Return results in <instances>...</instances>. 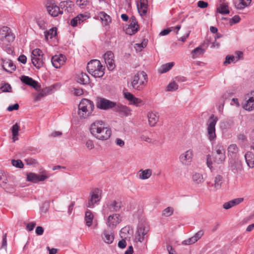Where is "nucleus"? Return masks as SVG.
<instances>
[{
	"label": "nucleus",
	"mask_w": 254,
	"mask_h": 254,
	"mask_svg": "<svg viewBox=\"0 0 254 254\" xmlns=\"http://www.w3.org/2000/svg\"><path fill=\"white\" fill-rule=\"evenodd\" d=\"M116 102L111 101L104 98H98L96 101V107L97 108L107 110L115 108Z\"/></svg>",
	"instance_id": "nucleus-12"
},
{
	"label": "nucleus",
	"mask_w": 254,
	"mask_h": 254,
	"mask_svg": "<svg viewBox=\"0 0 254 254\" xmlns=\"http://www.w3.org/2000/svg\"><path fill=\"white\" fill-rule=\"evenodd\" d=\"M224 1L225 0H220L221 3L219 7L217 8V11L223 14H228L229 13L228 4Z\"/></svg>",
	"instance_id": "nucleus-33"
},
{
	"label": "nucleus",
	"mask_w": 254,
	"mask_h": 254,
	"mask_svg": "<svg viewBox=\"0 0 254 254\" xmlns=\"http://www.w3.org/2000/svg\"><path fill=\"white\" fill-rule=\"evenodd\" d=\"M228 155L232 159L237 157L239 148L236 144H230L227 148Z\"/></svg>",
	"instance_id": "nucleus-29"
},
{
	"label": "nucleus",
	"mask_w": 254,
	"mask_h": 254,
	"mask_svg": "<svg viewBox=\"0 0 254 254\" xmlns=\"http://www.w3.org/2000/svg\"><path fill=\"white\" fill-rule=\"evenodd\" d=\"M192 179L193 181L197 184L202 183L204 181L202 175L198 173H194L192 175Z\"/></svg>",
	"instance_id": "nucleus-42"
},
{
	"label": "nucleus",
	"mask_w": 254,
	"mask_h": 254,
	"mask_svg": "<svg viewBox=\"0 0 254 254\" xmlns=\"http://www.w3.org/2000/svg\"><path fill=\"white\" fill-rule=\"evenodd\" d=\"M130 24L126 29V33L129 35L135 34L138 30L139 26L134 16L130 19Z\"/></svg>",
	"instance_id": "nucleus-20"
},
{
	"label": "nucleus",
	"mask_w": 254,
	"mask_h": 254,
	"mask_svg": "<svg viewBox=\"0 0 254 254\" xmlns=\"http://www.w3.org/2000/svg\"><path fill=\"white\" fill-rule=\"evenodd\" d=\"M57 34V29L56 27H53L50 29L49 31L45 32V37L46 40H48V38L52 39L55 37Z\"/></svg>",
	"instance_id": "nucleus-39"
},
{
	"label": "nucleus",
	"mask_w": 254,
	"mask_h": 254,
	"mask_svg": "<svg viewBox=\"0 0 254 254\" xmlns=\"http://www.w3.org/2000/svg\"><path fill=\"white\" fill-rule=\"evenodd\" d=\"M86 146L89 150L93 149L94 147V144L93 141L90 139L87 140L86 142Z\"/></svg>",
	"instance_id": "nucleus-61"
},
{
	"label": "nucleus",
	"mask_w": 254,
	"mask_h": 254,
	"mask_svg": "<svg viewBox=\"0 0 254 254\" xmlns=\"http://www.w3.org/2000/svg\"><path fill=\"white\" fill-rule=\"evenodd\" d=\"M90 198L88 200L87 206L89 208H93L94 204L100 200L101 197L99 194V190L95 189L92 190L90 193Z\"/></svg>",
	"instance_id": "nucleus-16"
},
{
	"label": "nucleus",
	"mask_w": 254,
	"mask_h": 254,
	"mask_svg": "<svg viewBox=\"0 0 254 254\" xmlns=\"http://www.w3.org/2000/svg\"><path fill=\"white\" fill-rule=\"evenodd\" d=\"M149 226L146 223H139L135 233V241L142 242L147 238Z\"/></svg>",
	"instance_id": "nucleus-8"
},
{
	"label": "nucleus",
	"mask_w": 254,
	"mask_h": 254,
	"mask_svg": "<svg viewBox=\"0 0 254 254\" xmlns=\"http://www.w3.org/2000/svg\"><path fill=\"white\" fill-rule=\"evenodd\" d=\"M246 162L248 166L251 168L254 167V155L251 152H247L245 155Z\"/></svg>",
	"instance_id": "nucleus-35"
},
{
	"label": "nucleus",
	"mask_w": 254,
	"mask_h": 254,
	"mask_svg": "<svg viewBox=\"0 0 254 254\" xmlns=\"http://www.w3.org/2000/svg\"><path fill=\"white\" fill-rule=\"evenodd\" d=\"M147 42H142L141 43H137L134 45V48L137 51H141L142 49L146 46Z\"/></svg>",
	"instance_id": "nucleus-52"
},
{
	"label": "nucleus",
	"mask_w": 254,
	"mask_h": 254,
	"mask_svg": "<svg viewBox=\"0 0 254 254\" xmlns=\"http://www.w3.org/2000/svg\"><path fill=\"white\" fill-rule=\"evenodd\" d=\"M218 121V118L212 115L208 121L207 131V136L210 141L215 139L216 135L215 133V125Z\"/></svg>",
	"instance_id": "nucleus-10"
},
{
	"label": "nucleus",
	"mask_w": 254,
	"mask_h": 254,
	"mask_svg": "<svg viewBox=\"0 0 254 254\" xmlns=\"http://www.w3.org/2000/svg\"><path fill=\"white\" fill-rule=\"evenodd\" d=\"M178 88V84L175 82H172L167 86V90L169 91H175Z\"/></svg>",
	"instance_id": "nucleus-51"
},
{
	"label": "nucleus",
	"mask_w": 254,
	"mask_h": 254,
	"mask_svg": "<svg viewBox=\"0 0 254 254\" xmlns=\"http://www.w3.org/2000/svg\"><path fill=\"white\" fill-rule=\"evenodd\" d=\"M18 60L21 63L25 64L27 62V58L25 55H21L18 57Z\"/></svg>",
	"instance_id": "nucleus-64"
},
{
	"label": "nucleus",
	"mask_w": 254,
	"mask_h": 254,
	"mask_svg": "<svg viewBox=\"0 0 254 254\" xmlns=\"http://www.w3.org/2000/svg\"><path fill=\"white\" fill-rule=\"evenodd\" d=\"M90 131L93 136L102 140L108 139L112 134L111 129L105 127L104 122L101 120L92 123L90 125Z\"/></svg>",
	"instance_id": "nucleus-1"
},
{
	"label": "nucleus",
	"mask_w": 254,
	"mask_h": 254,
	"mask_svg": "<svg viewBox=\"0 0 254 254\" xmlns=\"http://www.w3.org/2000/svg\"><path fill=\"white\" fill-rule=\"evenodd\" d=\"M78 115L81 119L90 116L94 109L93 102L87 99H82L78 105Z\"/></svg>",
	"instance_id": "nucleus-2"
},
{
	"label": "nucleus",
	"mask_w": 254,
	"mask_h": 254,
	"mask_svg": "<svg viewBox=\"0 0 254 254\" xmlns=\"http://www.w3.org/2000/svg\"><path fill=\"white\" fill-rule=\"evenodd\" d=\"M243 198H238L234 199L228 202L224 203L223 204V208L225 209H229L232 207L240 203L241 202L243 201Z\"/></svg>",
	"instance_id": "nucleus-32"
},
{
	"label": "nucleus",
	"mask_w": 254,
	"mask_h": 254,
	"mask_svg": "<svg viewBox=\"0 0 254 254\" xmlns=\"http://www.w3.org/2000/svg\"><path fill=\"white\" fill-rule=\"evenodd\" d=\"M223 182V177L221 175H217L214 180V184H212V191H215L221 189Z\"/></svg>",
	"instance_id": "nucleus-26"
},
{
	"label": "nucleus",
	"mask_w": 254,
	"mask_h": 254,
	"mask_svg": "<svg viewBox=\"0 0 254 254\" xmlns=\"http://www.w3.org/2000/svg\"><path fill=\"white\" fill-rule=\"evenodd\" d=\"M99 16L104 25H108L111 23L112 18L111 16L104 11H100L99 13Z\"/></svg>",
	"instance_id": "nucleus-30"
},
{
	"label": "nucleus",
	"mask_w": 254,
	"mask_h": 254,
	"mask_svg": "<svg viewBox=\"0 0 254 254\" xmlns=\"http://www.w3.org/2000/svg\"><path fill=\"white\" fill-rule=\"evenodd\" d=\"M147 82V75L144 71H138L132 77V87L140 91L143 89Z\"/></svg>",
	"instance_id": "nucleus-4"
},
{
	"label": "nucleus",
	"mask_w": 254,
	"mask_h": 254,
	"mask_svg": "<svg viewBox=\"0 0 254 254\" xmlns=\"http://www.w3.org/2000/svg\"><path fill=\"white\" fill-rule=\"evenodd\" d=\"M208 6V3L202 0H199L197 2V6L204 8Z\"/></svg>",
	"instance_id": "nucleus-62"
},
{
	"label": "nucleus",
	"mask_w": 254,
	"mask_h": 254,
	"mask_svg": "<svg viewBox=\"0 0 254 254\" xmlns=\"http://www.w3.org/2000/svg\"><path fill=\"white\" fill-rule=\"evenodd\" d=\"M252 1V0H240L238 3H235V7L239 9H243L245 7L249 5Z\"/></svg>",
	"instance_id": "nucleus-40"
},
{
	"label": "nucleus",
	"mask_w": 254,
	"mask_h": 254,
	"mask_svg": "<svg viewBox=\"0 0 254 254\" xmlns=\"http://www.w3.org/2000/svg\"><path fill=\"white\" fill-rule=\"evenodd\" d=\"M230 167L232 172L236 173L241 168V164L239 160L232 159L230 162Z\"/></svg>",
	"instance_id": "nucleus-34"
},
{
	"label": "nucleus",
	"mask_w": 254,
	"mask_h": 254,
	"mask_svg": "<svg viewBox=\"0 0 254 254\" xmlns=\"http://www.w3.org/2000/svg\"><path fill=\"white\" fill-rule=\"evenodd\" d=\"M137 7L138 12L141 16L145 15L147 10V0H140V2L137 4Z\"/></svg>",
	"instance_id": "nucleus-28"
},
{
	"label": "nucleus",
	"mask_w": 254,
	"mask_h": 254,
	"mask_svg": "<svg viewBox=\"0 0 254 254\" xmlns=\"http://www.w3.org/2000/svg\"><path fill=\"white\" fill-rule=\"evenodd\" d=\"M46 7L48 13L53 17H57L63 14V10L60 9V6L57 5L54 0L46 1Z\"/></svg>",
	"instance_id": "nucleus-11"
},
{
	"label": "nucleus",
	"mask_w": 254,
	"mask_h": 254,
	"mask_svg": "<svg viewBox=\"0 0 254 254\" xmlns=\"http://www.w3.org/2000/svg\"><path fill=\"white\" fill-rule=\"evenodd\" d=\"M235 60V57L234 56H227L225 58V61L224 62V64H229L231 62H232Z\"/></svg>",
	"instance_id": "nucleus-56"
},
{
	"label": "nucleus",
	"mask_w": 254,
	"mask_h": 254,
	"mask_svg": "<svg viewBox=\"0 0 254 254\" xmlns=\"http://www.w3.org/2000/svg\"><path fill=\"white\" fill-rule=\"evenodd\" d=\"M130 231L129 226H126L123 228L120 231V235L122 238L126 239L127 237V235L129 233Z\"/></svg>",
	"instance_id": "nucleus-46"
},
{
	"label": "nucleus",
	"mask_w": 254,
	"mask_h": 254,
	"mask_svg": "<svg viewBox=\"0 0 254 254\" xmlns=\"http://www.w3.org/2000/svg\"><path fill=\"white\" fill-rule=\"evenodd\" d=\"M31 61L34 66L39 69L44 66V54L40 49H35L31 53Z\"/></svg>",
	"instance_id": "nucleus-7"
},
{
	"label": "nucleus",
	"mask_w": 254,
	"mask_h": 254,
	"mask_svg": "<svg viewBox=\"0 0 254 254\" xmlns=\"http://www.w3.org/2000/svg\"><path fill=\"white\" fill-rule=\"evenodd\" d=\"M206 163L207 166L210 168L211 169L212 167V163L213 162L212 161L211 156L210 154H208L206 156Z\"/></svg>",
	"instance_id": "nucleus-58"
},
{
	"label": "nucleus",
	"mask_w": 254,
	"mask_h": 254,
	"mask_svg": "<svg viewBox=\"0 0 254 254\" xmlns=\"http://www.w3.org/2000/svg\"><path fill=\"white\" fill-rule=\"evenodd\" d=\"M85 19V16L83 14H79L70 20V25L72 27H75L78 24H80Z\"/></svg>",
	"instance_id": "nucleus-37"
},
{
	"label": "nucleus",
	"mask_w": 254,
	"mask_h": 254,
	"mask_svg": "<svg viewBox=\"0 0 254 254\" xmlns=\"http://www.w3.org/2000/svg\"><path fill=\"white\" fill-rule=\"evenodd\" d=\"M102 239L107 244H111L114 240V234L112 230H105L102 235Z\"/></svg>",
	"instance_id": "nucleus-24"
},
{
	"label": "nucleus",
	"mask_w": 254,
	"mask_h": 254,
	"mask_svg": "<svg viewBox=\"0 0 254 254\" xmlns=\"http://www.w3.org/2000/svg\"><path fill=\"white\" fill-rule=\"evenodd\" d=\"M203 231L200 230L197 232L193 236L185 240L184 243L186 245H191L197 242L203 235Z\"/></svg>",
	"instance_id": "nucleus-27"
},
{
	"label": "nucleus",
	"mask_w": 254,
	"mask_h": 254,
	"mask_svg": "<svg viewBox=\"0 0 254 254\" xmlns=\"http://www.w3.org/2000/svg\"><path fill=\"white\" fill-rule=\"evenodd\" d=\"M60 9L66 10L67 12H72L74 9V4L71 0H64L60 3Z\"/></svg>",
	"instance_id": "nucleus-23"
},
{
	"label": "nucleus",
	"mask_w": 254,
	"mask_h": 254,
	"mask_svg": "<svg viewBox=\"0 0 254 254\" xmlns=\"http://www.w3.org/2000/svg\"><path fill=\"white\" fill-rule=\"evenodd\" d=\"M114 109L116 112L125 116H128L131 114V110L129 108L119 103H116Z\"/></svg>",
	"instance_id": "nucleus-21"
},
{
	"label": "nucleus",
	"mask_w": 254,
	"mask_h": 254,
	"mask_svg": "<svg viewBox=\"0 0 254 254\" xmlns=\"http://www.w3.org/2000/svg\"><path fill=\"white\" fill-rule=\"evenodd\" d=\"M173 27H172L169 28L164 29L160 33L159 35L161 36L167 35L169 34L170 32L173 31Z\"/></svg>",
	"instance_id": "nucleus-59"
},
{
	"label": "nucleus",
	"mask_w": 254,
	"mask_h": 254,
	"mask_svg": "<svg viewBox=\"0 0 254 254\" xmlns=\"http://www.w3.org/2000/svg\"><path fill=\"white\" fill-rule=\"evenodd\" d=\"M19 130V126L17 123H16L12 127L11 131L12 134V139L14 142L18 139L17 136L18 135Z\"/></svg>",
	"instance_id": "nucleus-41"
},
{
	"label": "nucleus",
	"mask_w": 254,
	"mask_h": 254,
	"mask_svg": "<svg viewBox=\"0 0 254 254\" xmlns=\"http://www.w3.org/2000/svg\"><path fill=\"white\" fill-rule=\"evenodd\" d=\"M139 172V178L141 180H146L149 179L152 175V171L151 169H147L145 170L141 169Z\"/></svg>",
	"instance_id": "nucleus-36"
},
{
	"label": "nucleus",
	"mask_w": 254,
	"mask_h": 254,
	"mask_svg": "<svg viewBox=\"0 0 254 254\" xmlns=\"http://www.w3.org/2000/svg\"><path fill=\"white\" fill-rule=\"evenodd\" d=\"M124 96L125 98L129 101L130 102L133 99V98L134 97V96L132 94L128 92L124 93Z\"/></svg>",
	"instance_id": "nucleus-60"
},
{
	"label": "nucleus",
	"mask_w": 254,
	"mask_h": 254,
	"mask_svg": "<svg viewBox=\"0 0 254 254\" xmlns=\"http://www.w3.org/2000/svg\"><path fill=\"white\" fill-rule=\"evenodd\" d=\"M87 69L88 72L95 78L102 77L105 73V67L98 60L90 61L87 64Z\"/></svg>",
	"instance_id": "nucleus-3"
},
{
	"label": "nucleus",
	"mask_w": 254,
	"mask_h": 254,
	"mask_svg": "<svg viewBox=\"0 0 254 254\" xmlns=\"http://www.w3.org/2000/svg\"><path fill=\"white\" fill-rule=\"evenodd\" d=\"M11 87L10 85L8 83H5L3 85L1 86L0 87V89L2 92H11L10 89Z\"/></svg>",
	"instance_id": "nucleus-55"
},
{
	"label": "nucleus",
	"mask_w": 254,
	"mask_h": 254,
	"mask_svg": "<svg viewBox=\"0 0 254 254\" xmlns=\"http://www.w3.org/2000/svg\"><path fill=\"white\" fill-rule=\"evenodd\" d=\"M131 104H132L136 106L143 104V101L141 99L136 98L135 96L134 97L133 99L131 101Z\"/></svg>",
	"instance_id": "nucleus-53"
},
{
	"label": "nucleus",
	"mask_w": 254,
	"mask_h": 254,
	"mask_svg": "<svg viewBox=\"0 0 254 254\" xmlns=\"http://www.w3.org/2000/svg\"><path fill=\"white\" fill-rule=\"evenodd\" d=\"M122 207V202L116 200H109L105 202L102 209V213L108 215L109 213L119 212Z\"/></svg>",
	"instance_id": "nucleus-6"
},
{
	"label": "nucleus",
	"mask_w": 254,
	"mask_h": 254,
	"mask_svg": "<svg viewBox=\"0 0 254 254\" xmlns=\"http://www.w3.org/2000/svg\"><path fill=\"white\" fill-rule=\"evenodd\" d=\"M7 181V178L5 174L2 171H0V184L1 183L6 184Z\"/></svg>",
	"instance_id": "nucleus-57"
},
{
	"label": "nucleus",
	"mask_w": 254,
	"mask_h": 254,
	"mask_svg": "<svg viewBox=\"0 0 254 254\" xmlns=\"http://www.w3.org/2000/svg\"><path fill=\"white\" fill-rule=\"evenodd\" d=\"M2 66L5 71L9 73H12L16 69L15 65L9 60H4Z\"/></svg>",
	"instance_id": "nucleus-25"
},
{
	"label": "nucleus",
	"mask_w": 254,
	"mask_h": 254,
	"mask_svg": "<svg viewBox=\"0 0 254 254\" xmlns=\"http://www.w3.org/2000/svg\"><path fill=\"white\" fill-rule=\"evenodd\" d=\"M47 178V177L45 175H37L32 173H30L27 175V180L34 183L44 181Z\"/></svg>",
	"instance_id": "nucleus-22"
},
{
	"label": "nucleus",
	"mask_w": 254,
	"mask_h": 254,
	"mask_svg": "<svg viewBox=\"0 0 254 254\" xmlns=\"http://www.w3.org/2000/svg\"><path fill=\"white\" fill-rule=\"evenodd\" d=\"M213 162L217 164H223L226 159L225 148L222 143H218L214 147Z\"/></svg>",
	"instance_id": "nucleus-5"
},
{
	"label": "nucleus",
	"mask_w": 254,
	"mask_h": 254,
	"mask_svg": "<svg viewBox=\"0 0 254 254\" xmlns=\"http://www.w3.org/2000/svg\"><path fill=\"white\" fill-rule=\"evenodd\" d=\"M174 65L173 62L168 63L166 64H163L161 68L159 69L160 73H165L169 71Z\"/></svg>",
	"instance_id": "nucleus-43"
},
{
	"label": "nucleus",
	"mask_w": 254,
	"mask_h": 254,
	"mask_svg": "<svg viewBox=\"0 0 254 254\" xmlns=\"http://www.w3.org/2000/svg\"><path fill=\"white\" fill-rule=\"evenodd\" d=\"M20 80L23 83L32 87L37 91L40 90V84L31 77L25 75H22L20 77Z\"/></svg>",
	"instance_id": "nucleus-15"
},
{
	"label": "nucleus",
	"mask_w": 254,
	"mask_h": 254,
	"mask_svg": "<svg viewBox=\"0 0 254 254\" xmlns=\"http://www.w3.org/2000/svg\"><path fill=\"white\" fill-rule=\"evenodd\" d=\"M93 217V215L91 211L87 210L86 211L85 215V220L86 222V224L88 227L91 226Z\"/></svg>",
	"instance_id": "nucleus-38"
},
{
	"label": "nucleus",
	"mask_w": 254,
	"mask_h": 254,
	"mask_svg": "<svg viewBox=\"0 0 254 254\" xmlns=\"http://www.w3.org/2000/svg\"><path fill=\"white\" fill-rule=\"evenodd\" d=\"M174 209L171 207H168L163 210L162 212V215L165 217H169L172 215L173 213Z\"/></svg>",
	"instance_id": "nucleus-49"
},
{
	"label": "nucleus",
	"mask_w": 254,
	"mask_h": 254,
	"mask_svg": "<svg viewBox=\"0 0 254 254\" xmlns=\"http://www.w3.org/2000/svg\"><path fill=\"white\" fill-rule=\"evenodd\" d=\"M76 3L80 8H84L89 4L90 1L89 0H77Z\"/></svg>",
	"instance_id": "nucleus-47"
},
{
	"label": "nucleus",
	"mask_w": 254,
	"mask_h": 254,
	"mask_svg": "<svg viewBox=\"0 0 254 254\" xmlns=\"http://www.w3.org/2000/svg\"><path fill=\"white\" fill-rule=\"evenodd\" d=\"M48 92V90L47 89H45L42 90V92L39 93L37 95H36L34 97V100L35 101H39L41 99L46 96L47 93Z\"/></svg>",
	"instance_id": "nucleus-48"
},
{
	"label": "nucleus",
	"mask_w": 254,
	"mask_h": 254,
	"mask_svg": "<svg viewBox=\"0 0 254 254\" xmlns=\"http://www.w3.org/2000/svg\"><path fill=\"white\" fill-rule=\"evenodd\" d=\"M11 164L12 165L16 168H22L24 166V165L20 160H12Z\"/></svg>",
	"instance_id": "nucleus-50"
},
{
	"label": "nucleus",
	"mask_w": 254,
	"mask_h": 254,
	"mask_svg": "<svg viewBox=\"0 0 254 254\" xmlns=\"http://www.w3.org/2000/svg\"><path fill=\"white\" fill-rule=\"evenodd\" d=\"M246 103L243 106V108L247 111H251L254 110V91L247 94L245 96Z\"/></svg>",
	"instance_id": "nucleus-14"
},
{
	"label": "nucleus",
	"mask_w": 254,
	"mask_h": 254,
	"mask_svg": "<svg viewBox=\"0 0 254 254\" xmlns=\"http://www.w3.org/2000/svg\"><path fill=\"white\" fill-rule=\"evenodd\" d=\"M65 59V56L62 54L55 55L52 57L51 62L55 68H58L64 64Z\"/></svg>",
	"instance_id": "nucleus-19"
},
{
	"label": "nucleus",
	"mask_w": 254,
	"mask_h": 254,
	"mask_svg": "<svg viewBox=\"0 0 254 254\" xmlns=\"http://www.w3.org/2000/svg\"><path fill=\"white\" fill-rule=\"evenodd\" d=\"M193 155V151L191 149H189L180 155V161L183 165L188 166L190 165L192 161Z\"/></svg>",
	"instance_id": "nucleus-17"
},
{
	"label": "nucleus",
	"mask_w": 254,
	"mask_h": 254,
	"mask_svg": "<svg viewBox=\"0 0 254 254\" xmlns=\"http://www.w3.org/2000/svg\"><path fill=\"white\" fill-rule=\"evenodd\" d=\"M19 105L17 103H16L14 105H11L8 106L7 110L8 111H12L13 110H17L19 108Z\"/></svg>",
	"instance_id": "nucleus-63"
},
{
	"label": "nucleus",
	"mask_w": 254,
	"mask_h": 254,
	"mask_svg": "<svg viewBox=\"0 0 254 254\" xmlns=\"http://www.w3.org/2000/svg\"><path fill=\"white\" fill-rule=\"evenodd\" d=\"M147 117L149 125L151 127L155 126L159 120V116L157 115V114L150 112L148 113Z\"/></svg>",
	"instance_id": "nucleus-31"
},
{
	"label": "nucleus",
	"mask_w": 254,
	"mask_h": 254,
	"mask_svg": "<svg viewBox=\"0 0 254 254\" xmlns=\"http://www.w3.org/2000/svg\"><path fill=\"white\" fill-rule=\"evenodd\" d=\"M241 20L239 15H235L231 19H230L229 22L231 25L238 23Z\"/></svg>",
	"instance_id": "nucleus-54"
},
{
	"label": "nucleus",
	"mask_w": 254,
	"mask_h": 254,
	"mask_svg": "<svg viewBox=\"0 0 254 254\" xmlns=\"http://www.w3.org/2000/svg\"><path fill=\"white\" fill-rule=\"evenodd\" d=\"M79 82L82 84H86L89 81V78L85 73L81 72L79 76Z\"/></svg>",
	"instance_id": "nucleus-45"
},
{
	"label": "nucleus",
	"mask_w": 254,
	"mask_h": 254,
	"mask_svg": "<svg viewBox=\"0 0 254 254\" xmlns=\"http://www.w3.org/2000/svg\"><path fill=\"white\" fill-rule=\"evenodd\" d=\"M122 221L120 214L118 213H113L110 214L107 218L106 224L112 229L116 227V226Z\"/></svg>",
	"instance_id": "nucleus-13"
},
{
	"label": "nucleus",
	"mask_w": 254,
	"mask_h": 254,
	"mask_svg": "<svg viewBox=\"0 0 254 254\" xmlns=\"http://www.w3.org/2000/svg\"><path fill=\"white\" fill-rule=\"evenodd\" d=\"M105 63L109 70H113L115 67V62L113 59L114 54L111 51H107L104 55Z\"/></svg>",
	"instance_id": "nucleus-18"
},
{
	"label": "nucleus",
	"mask_w": 254,
	"mask_h": 254,
	"mask_svg": "<svg viewBox=\"0 0 254 254\" xmlns=\"http://www.w3.org/2000/svg\"><path fill=\"white\" fill-rule=\"evenodd\" d=\"M14 39L15 36L12 33L11 29L7 26H3L0 29V41L2 47L5 42H12Z\"/></svg>",
	"instance_id": "nucleus-9"
},
{
	"label": "nucleus",
	"mask_w": 254,
	"mask_h": 254,
	"mask_svg": "<svg viewBox=\"0 0 254 254\" xmlns=\"http://www.w3.org/2000/svg\"><path fill=\"white\" fill-rule=\"evenodd\" d=\"M204 52V50L200 47H197L194 49L191 53L192 58L193 59H195L198 57L200 55H202L203 54Z\"/></svg>",
	"instance_id": "nucleus-44"
}]
</instances>
